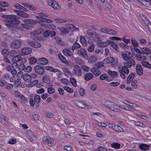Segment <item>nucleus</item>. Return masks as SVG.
<instances>
[{"label": "nucleus", "mask_w": 151, "mask_h": 151, "mask_svg": "<svg viewBox=\"0 0 151 151\" xmlns=\"http://www.w3.org/2000/svg\"><path fill=\"white\" fill-rule=\"evenodd\" d=\"M19 18L18 16L13 15H10L9 19L7 20V23L6 25L8 27L15 28V25L18 24L19 23Z\"/></svg>", "instance_id": "1"}, {"label": "nucleus", "mask_w": 151, "mask_h": 151, "mask_svg": "<svg viewBox=\"0 0 151 151\" xmlns=\"http://www.w3.org/2000/svg\"><path fill=\"white\" fill-rule=\"evenodd\" d=\"M43 143L49 147H51L54 145V141L53 138L49 136H44L42 138Z\"/></svg>", "instance_id": "2"}, {"label": "nucleus", "mask_w": 151, "mask_h": 151, "mask_svg": "<svg viewBox=\"0 0 151 151\" xmlns=\"http://www.w3.org/2000/svg\"><path fill=\"white\" fill-rule=\"evenodd\" d=\"M109 127L118 132H123V129L120 126L111 123L109 124Z\"/></svg>", "instance_id": "3"}, {"label": "nucleus", "mask_w": 151, "mask_h": 151, "mask_svg": "<svg viewBox=\"0 0 151 151\" xmlns=\"http://www.w3.org/2000/svg\"><path fill=\"white\" fill-rule=\"evenodd\" d=\"M119 71L121 77L122 79H124L125 78V73L128 74L129 72V70L126 66H123L122 68L119 69Z\"/></svg>", "instance_id": "4"}, {"label": "nucleus", "mask_w": 151, "mask_h": 151, "mask_svg": "<svg viewBox=\"0 0 151 151\" xmlns=\"http://www.w3.org/2000/svg\"><path fill=\"white\" fill-rule=\"evenodd\" d=\"M77 53L84 58L86 59L88 58V56L87 53V51L84 48H81L80 49L78 50Z\"/></svg>", "instance_id": "5"}, {"label": "nucleus", "mask_w": 151, "mask_h": 151, "mask_svg": "<svg viewBox=\"0 0 151 151\" xmlns=\"http://www.w3.org/2000/svg\"><path fill=\"white\" fill-rule=\"evenodd\" d=\"M131 57L126 60V62L124 63V66H126L127 68H130L132 66H134L135 62L134 59Z\"/></svg>", "instance_id": "6"}, {"label": "nucleus", "mask_w": 151, "mask_h": 151, "mask_svg": "<svg viewBox=\"0 0 151 151\" xmlns=\"http://www.w3.org/2000/svg\"><path fill=\"white\" fill-rule=\"evenodd\" d=\"M107 63H111L113 67H115L117 66L118 63L117 59L116 58H113L112 57H108L106 58Z\"/></svg>", "instance_id": "7"}, {"label": "nucleus", "mask_w": 151, "mask_h": 151, "mask_svg": "<svg viewBox=\"0 0 151 151\" xmlns=\"http://www.w3.org/2000/svg\"><path fill=\"white\" fill-rule=\"evenodd\" d=\"M22 44L21 42L19 40L15 41L10 45V47L12 49H17L20 47Z\"/></svg>", "instance_id": "8"}, {"label": "nucleus", "mask_w": 151, "mask_h": 151, "mask_svg": "<svg viewBox=\"0 0 151 151\" xmlns=\"http://www.w3.org/2000/svg\"><path fill=\"white\" fill-rule=\"evenodd\" d=\"M35 70L38 74L43 75L45 73V68L40 65H36L34 68Z\"/></svg>", "instance_id": "9"}, {"label": "nucleus", "mask_w": 151, "mask_h": 151, "mask_svg": "<svg viewBox=\"0 0 151 151\" xmlns=\"http://www.w3.org/2000/svg\"><path fill=\"white\" fill-rule=\"evenodd\" d=\"M73 74L78 76H81L82 71L80 67L77 65H75L73 67Z\"/></svg>", "instance_id": "10"}, {"label": "nucleus", "mask_w": 151, "mask_h": 151, "mask_svg": "<svg viewBox=\"0 0 151 151\" xmlns=\"http://www.w3.org/2000/svg\"><path fill=\"white\" fill-rule=\"evenodd\" d=\"M122 56L123 58L125 60H126L131 57H133V55L132 53L128 51H124L122 54Z\"/></svg>", "instance_id": "11"}, {"label": "nucleus", "mask_w": 151, "mask_h": 151, "mask_svg": "<svg viewBox=\"0 0 151 151\" xmlns=\"http://www.w3.org/2000/svg\"><path fill=\"white\" fill-rule=\"evenodd\" d=\"M22 53L24 55H28L30 54L32 52V49L29 47H24L21 50Z\"/></svg>", "instance_id": "12"}, {"label": "nucleus", "mask_w": 151, "mask_h": 151, "mask_svg": "<svg viewBox=\"0 0 151 151\" xmlns=\"http://www.w3.org/2000/svg\"><path fill=\"white\" fill-rule=\"evenodd\" d=\"M136 70L137 74L139 76H141L143 73L142 68L140 64H137L136 66Z\"/></svg>", "instance_id": "13"}, {"label": "nucleus", "mask_w": 151, "mask_h": 151, "mask_svg": "<svg viewBox=\"0 0 151 151\" xmlns=\"http://www.w3.org/2000/svg\"><path fill=\"white\" fill-rule=\"evenodd\" d=\"M111 110L115 112H119L120 111V108L116 104L112 102Z\"/></svg>", "instance_id": "14"}, {"label": "nucleus", "mask_w": 151, "mask_h": 151, "mask_svg": "<svg viewBox=\"0 0 151 151\" xmlns=\"http://www.w3.org/2000/svg\"><path fill=\"white\" fill-rule=\"evenodd\" d=\"M37 62L39 64L46 65L48 63V60L45 58H42L39 59Z\"/></svg>", "instance_id": "15"}, {"label": "nucleus", "mask_w": 151, "mask_h": 151, "mask_svg": "<svg viewBox=\"0 0 151 151\" xmlns=\"http://www.w3.org/2000/svg\"><path fill=\"white\" fill-rule=\"evenodd\" d=\"M23 79L25 82L28 83L31 81V77L30 75L28 73L25 74L22 76Z\"/></svg>", "instance_id": "16"}, {"label": "nucleus", "mask_w": 151, "mask_h": 151, "mask_svg": "<svg viewBox=\"0 0 151 151\" xmlns=\"http://www.w3.org/2000/svg\"><path fill=\"white\" fill-rule=\"evenodd\" d=\"M111 41L107 40L106 41L101 42L98 43V45L100 47H105L108 45H110Z\"/></svg>", "instance_id": "17"}, {"label": "nucleus", "mask_w": 151, "mask_h": 151, "mask_svg": "<svg viewBox=\"0 0 151 151\" xmlns=\"http://www.w3.org/2000/svg\"><path fill=\"white\" fill-rule=\"evenodd\" d=\"M143 53L140 54V55H136V57L137 60L138 61L145 60H147V58L146 57L144 56Z\"/></svg>", "instance_id": "18"}, {"label": "nucleus", "mask_w": 151, "mask_h": 151, "mask_svg": "<svg viewBox=\"0 0 151 151\" xmlns=\"http://www.w3.org/2000/svg\"><path fill=\"white\" fill-rule=\"evenodd\" d=\"M139 147L142 150L146 151L149 149L150 146L148 145L145 144H142L139 145Z\"/></svg>", "instance_id": "19"}, {"label": "nucleus", "mask_w": 151, "mask_h": 151, "mask_svg": "<svg viewBox=\"0 0 151 151\" xmlns=\"http://www.w3.org/2000/svg\"><path fill=\"white\" fill-rule=\"evenodd\" d=\"M58 57L62 63L66 64L67 65L69 64V61L66 60L65 58L61 54H58Z\"/></svg>", "instance_id": "20"}, {"label": "nucleus", "mask_w": 151, "mask_h": 151, "mask_svg": "<svg viewBox=\"0 0 151 151\" xmlns=\"http://www.w3.org/2000/svg\"><path fill=\"white\" fill-rule=\"evenodd\" d=\"M91 71L96 76H98L101 74L100 71L95 68H91Z\"/></svg>", "instance_id": "21"}, {"label": "nucleus", "mask_w": 151, "mask_h": 151, "mask_svg": "<svg viewBox=\"0 0 151 151\" xmlns=\"http://www.w3.org/2000/svg\"><path fill=\"white\" fill-rule=\"evenodd\" d=\"M140 50L143 53L145 54H150L151 52L150 49L146 47H141L140 48Z\"/></svg>", "instance_id": "22"}, {"label": "nucleus", "mask_w": 151, "mask_h": 151, "mask_svg": "<svg viewBox=\"0 0 151 151\" xmlns=\"http://www.w3.org/2000/svg\"><path fill=\"white\" fill-rule=\"evenodd\" d=\"M18 12L17 15L21 17L26 18L28 16V15L24 12L22 11H17Z\"/></svg>", "instance_id": "23"}, {"label": "nucleus", "mask_w": 151, "mask_h": 151, "mask_svg": "<svg viewBox=\"0 0 151 151\" xmlns=\"http://www.w3.org/2000/svg\"><path fill=\"white\" fill-rule=\"evenodd\" d=\"M63 53L65 56H71L73 55L72 52L68 49H64Z\"/></svg>", "instance_id": "24"}, {"label": "nucleus", "mask_w": 151, "mask_h": 151, "mask_svg": "<svg viewBox=\"0 0 151 151\" xmlns=\"http://www.w3.org/2000/svg\"><path fill=\"white\" fill-rule=\"evenodd\" d=\"M80 38V42L82 45L84 46H86L87 45V43L85 37L83 36H81Z\"/></svg>", "instance_id": "25"}, {"label": "nucleus", "mask_w": 151, "mask_h": 151, "mask_svg": "<svg viewBox=\"0 0 151 151\" xmlns=\"http://www.w3.org/2000/svg\"><path fill=\"white\" fill-rule=\"evenodd\" d=\"M81 47L80 45L76 41L72 47V50L74 51L75 49L80 48Z\"/></svg>", "instance_id": "26"}, {"label": "nucleus", "mask_w": 151, "mask_h": 151, "mask_svg": "<svg viewBox=\"0 0 151 151\" xmlns=\"http://www.w3.org/2000/svg\"><path fill=\"white\" fill-rule=\"evenodd\" d=\"M139 2L145 6H150V3L148 0H139Z\"/></svg>", "instance_id": "27"}, {"label": "nucleus", "mask_w": 151, "mask_h": 151, "mask_svg": "<svg viewBox=\"0 0 151 151\" xmlns=\"http://www.w3.org/2000/svg\"><path fill=\"white\" fill-rule=\"evenodd\" d=\"M142 65L145 67L151 68V65L147 61H142L141 62Z\"/></svg>", "instance_id": "28"}, {"label": "nucleus", "mask_w": 151, "mask_h": 151, "mask_svg": "<svg viewBox=\"0 0 151 151\" xmlns=\"http://www.w3.org/2000/svg\"><path fill=\"white\" fill-rule=\"evenodd\" d=\"M93 77V75L90 73H88L86 74L84 76V79L85 80L88 81L91 79Z\"/></svg>", "instance_id": "29"}, {"label": "nucleus", "mask_w": 151, "mask_h": 151, "mask_svg": "<svg viewBox=\"0 0 151 151\" xmlns=\"http://www.w3.org/2000/svg\"><path fill=\"white\" fill-rule=\"evenodd\" d=\"M97 57L94 55H92L89 58V60L91 63H93L96 62Z\"/></svg>", "instance_id": "30"}, {"label": "nucleus", "mask_w": 151, "mask_h": 151, "mask_svg": "<svg viewBox=\"0 0 151 151\" xmlns=\"http://www.w3.org/2000/svg\"><path fill=\"white\" fill-rule=\"evenodd\" d=\"M60 30L61 35H65L67 33H68L69 31L68 29L65 27L62 28Z\"/></svg>", "instance_id": "31"}, {"label": "nucleus", "mask_w": 151, "mask_h": 151, "mask_svg": "<svg viewBox=\"0 0 151 151\" xmlns=\"http://www.w3.org/2000/svg\"><path fill=\"white\" fill-rule=\"evenodd\" d=\"M108 73L111 76L113 77L116 78H117L118 76V74L115 71L109 70Z\"/></svg>", "instance_id": "32"}, {"label": "nucleus", "mask_w": 151, "mask_h": 151, "mask_svg": "<svg viewBox=\"0 0 151 151\" xmlns=\"http://www.w3.org/2000/svg\"><path fill=\"white\" fill-rule=\"evenodd\" d=\"M112 102H110L108 101H106L104 104V106L106 107L109 109L111 110V107Z\"/></svg>", "instance_id": "33"}, {"label": "nucleus", "mask_w": 151, "mask_h": 151, "mask_svg": "<svg viewBox=\"0 0 151 151\" xmlns=\"http://www.w3.org/2000/svg\"><path fill=\"white\" fill-rule=\"evenodd\" d=\"M54 3H53V5H52V7L54 9H61V6L58 4V3L56 1H54Z\"/></svg>", "instance_id": "34"}, {"label": "nucleus", "mask_w": 151, "mask_h": 151, "mask_svg": "<svg viewBox=\"0 0 151 151\" xmlns=\"http://www.w3.org/2000/svg\"><path fill=\"white\" fill-rule=\"evenodd\" d=\"M21 56L20 55H18L15 56L12 58V60L14 62H18L19 61L21 60Z\"/></svg>", "instance_id": "35"}, {"label": "nucleus", "mask_w": 151, "mask_h": 151, "mask_svg": "<svg viewBox=\"0 0 151 151\" xmlns=\"http://www.w3.org/2000/svg\"><path fill=\"white\" fill-rule=\"evenodd\" d=\"M111 146L116 149H118L120 148V145L119 143L114 142L111 144Z\"/></svg>", "instance_id": "36"}, {"label": "nucleus", "mask_w": 151, "mask_h": 151, "mask_svg": "<svg viewBox=\"0 0 151 151\" xmlns=\"http://www.w3.org/2000/svg\"><path fill=\"white\" fill-rule=\"evenodd\" d=\"M55 21L56 22L58 23H63L64 22H69V20L68 19H60V18H56L55 19Z\"/></svg>", "instance_id": "37"}, {"label": "nucleus", "mask_w": 151, "mask_h": 151, "mask_svg": "<svg viewBox=\"0 0 151 151\" xmlns=\"http://www.w3.org/2000/svg\"><path fill=\"white\" fill-rule=\"evenodd\" d=\"M42 81L43 82L47 83H49L50 82L49 77V76H44L42 78Z\"/></svg>", "instance_id": "38"}, {"label": "nucleus", "mask_w": 151, "mask_h": 151, "mask_svg": "<svg viewBox=\"0 0 151 151\" xmlns=\"http://www.w3.org/2000/svg\"><path fill=\"white\" fill-rule=\"evenodd\" d=\"M110 45L116 51H119V50L118 47L116 43L112 42V41H111V43H110Z\"/></svg>", "instance_id": "39"}, {"label": "nucleus", "mask_w": 151, "mask_h": 151, "mask_svg": "<svg viewBox=\"0 0 151 151\" xmlns=\"http://www.w3.org/2000/svg\"><path fill=\"white\" fill-rule=\"evenodd\" d=\"M96 35L95 33H93L90 31H88L86 33V36L88 38H91Z\"/></svg>", "instance_id": "40"}, {"label": "nucleus", "mask_w": 151, "mask_h": 151, "mask_svg": "<svg viewBox=\"0 0 151 151\" xmlns=\"http://www.w3.org/2000/svg\"><path fill=\"white\" fill-rule=\"evenodd\" d=\"M70 82L72 85L74 86H77L76 81L75 79L73 77L70 78Z\"/></svg>", "instance_id": "41"}, {"label": "nucleus", "mask_w": 151, "mask_h": 151, "mask_svg": "<svg viewBox=\"0 0 151 151\" xmlns=\"http://www.w3.org/2000/svg\"><path fill=\"white\" fill-rule=\"evenodd\" d=\"M75 62L76 64L80 65L83 64L84 63V61L83 60L78 58H77L76 59Z\"/></svg>", "instance_id": "42"}, {"label": "nucleus", "mask_w": 151, "mask_h": 151, "mask_svg": "<svg viewBox=\"0 0 151 151\" xmlns=\"http://www.w3.org/2000/svg\"><path fill=\"white\" fill-rule=\"evenodd\" d=\"M95 48V45L94 44L91 45L88 48L87 50L89 52H92L93 51Z\"/></svg>", "instance_id": "43"}, {"label": "nucleus", "mask_w": 151, "mask_h": 151, "mask_svg": "<svg viewBox=\"0 0 151 151\" xmlns=\"http://www.w3.org/2000/svg\"><path fill=\"white\" fill-rule=\"evenodd\" d=\"M17 140L15 138H12L9 139L7 143L10 144L14 145L15 144Z\"/></svg>", "instance_id": "44"}, {"label": "nucleus", "mask_w": 151, "mask_h": 151, "mask_svg": "<svg viewBox=\"0 0 151 151\" xmlns=\"http://www.w3.org/2000/svg\"><path fill=\"white\" fill-rule=\"evenodd\" d=\"M29 63L31 64L35 63L37 61V59L34 57H30L29 59Z\"/></svg>", "instance_id": "45"}, {"label": "nucleus", "mask_w": 151, "mask_h": 151, "mask_svg": "<svg viewBox=\"0 0 151 151\" xmlns=\"http://www.w3.org/2000/svg\"><path fill=\"white\" fill-rule=\"evenodd\" d=\"M131 42L133 46L135 47H137L139 46L138 44L135 40V39L132 38L131 40Z\"/></svg>", "instance_id": "46"}, {"label": "nucleus", "mask_w": 151, "mask_h": 151, "mask_svg": "<svg viewBox=\"0 0 151 151\" xmlns=\"http://www.w3.org/2000/svg\"><path fill=\"white\" fill-rule=\"evenodd\" d=\"M109 34L115 35L116 34V32L114 30L111 29H108V32L107 33Z\"/></svg>", "instance_id": "47"}, {"label": "nucleus", "mask_w": 151, "mask_h": 151, "mask_svg": "<svg viewBox=\"0 0 151 151\" xmlns=\"http://www.w3.org/2000/svg\"><path fill=\"white\" fill-rule=\"evenodd\" d=\"M135 125L137 126H139L142 127H144L145 125L139 122H135Z\"/></svg>", "instance_id": "48"}, {"label": "nucleus", "mask_w": 151, "mask_h": 151, "mask_svg": "<svg viewBox=\"0 0 151 151\" xmlns=\"http://www.w3.org/2000/svg\"><path fill=\"white\" fill-rule=\"evenodd\" d=\"M82 69L84 72H88L90 70V68L86 65H82L81 66Z\"/></svg>", "instance_id": "49"}, {"label": "nucleus", "mask_w": 151, "mask_h": 151, "mask_svg": "<svg viewBox=\"0 0 151 151\" xmlns=\"http://www.w3.org/2000/svg\"><path fill=\"white\" fill-rule=\"evenodd\" d=\"M63 88L65 90L69 93H71L73 92V89L68 86H64Z\"/></svg>", "instance_id": "50"}, {"label": "nucleus", "mask_w": 151, "mask_h": 151, "mask_svg": "<svg viewBox=\"0 0 151 151\" xmlns=\"http://www.w3.org/2000/svg\"><path fill=\"white\" fill-rule=\"evenodd\" d=\"M9 53V50L7 49H4L2 51V54L6 56H7Z\"/></svg>", "instance_id": "51"}, {"label": "nucleus", "mask_w": 151, "mask_h": 151, "mask_svg": "<svg viewBox=\"0 0 151 151\" xmlns=\"http://www.w3.org/2000/svg\"><path fill=\"white\" fill-rule=\"evenodd\" d=\"M24 22L25 23L27 24H34L35 23L34 21V20L31 19H24Z\"/></svg>", "instance_id": "52"}, {"label": "nucleus", "mask_w": 151, "mask_h": 151, "mask_svg": "<svg viewBox=\"0 0 151 151\" xmlns=\"http://www.w3.org/2000/svg\"><path fill=\"white\" fill-rule=\"evenodd\" d=\"M137 82L136 80H134L132 83V87L134 88H136L137 87Z\"/></svg>", "instance_id": "53"}, {"label": "nucleus", "mask_w": 151, "mask_h": 151, "mask_svg": "<svg viewBox=\"0 0 151 151\" xmlns=\"http://www.w3.org/2000/svg\"><path fill=\"white\" fill-rule=\"evenodd\" d=\"M9 4L7 2L0 1V6L3 7H6L8 6Z\"/></svg>", "instance_id": "54"}, {"label": "nucleus", "mask_w": 151, "mask_h": 151, "mask_svg": "<svg viewBox=\"0 0 151 151\" xmlns=\"http://www.w3.org/2000/svg\"><path fill=\"white\" fill-rule=\"evenodd\" d=\"M19 98L24 103H26L27 102V100L22 94Z\"/></svg>", "instance_id": "55"}, {"label": "nucleus", "mask_w": 151, "mask_h": 151, "mask_svg": "<svg viewBox=\"0 0 151 151\" xmlns=\"http://www.w3.org/2000/svg\"><path fill=\"white\" fill-rule=\"evenodd\" d=\"M46 28H49L52 30H55L56 29V27L53 24H47Z\"/></svg>", "instance_id": "56"}, {"label": "nucleus", "mask_w": 151, "mask_h": 151, "mask_svg": "<svg viewBox=\"0 0 151 151\" xmlns=\"http://www.w3.org/2000/svg\"><path fill=\"white\" fill-rule=\"evenodd\" d=\"M79 104H81L83 105L82 106H80L79 107L85 109L86 106L87 105L85 104V103L83 101H79Z\"/></svg>", "instance_id": "57"}, {"label": "nucleus", "mask_w": 151, "mask_h": 151, "mask_svg": "<svg viewBox=\"0 0 151 151\" xmlns=\"http://www.w3.org/2000/svg\"><path fill=\"white\" fill-rule=\"evenodd\" d=\"M108 76L107 74H103L100 76V79L101 80H104L106 79V78L108 77Z\"/></svg>", "instance_id": "58"}, {"label": "nucleus", "mask_w": 151, "mask_h": 151, "mask_svg": "<svg viewBox=\"0 0 151 151\" xmlns=\"http://www.w3.org/2000/svg\"><path fill=\"white\" fill-rule=\"evenodd\" d=\"M145 23L147 27L150 32H151V23L148 21H146Z\"/></svg>", "instance_id": "59"}, {"label": "nucleus", "mask_w": 151, "mask_h": 151, "mask_svg": "<svg viewBox=\"0 0 151 151\" xmlns=\"http://www.w3.org/2000/svg\"><path fill=\"white\" fill-rule=\"evenodd\" d=\"M38 80H35L32 81L31 82L30 84H29V86L30 87H32L36 85L38 83Z\"/></svg>", "instance_id": "60"}, {"label": "nucleus", "mask_w": 151, "mask_h": 151, "mask_svg": "<svg viewBox=\"0 0 151 151\" xmlns=\"http://www.w3.org/2000/svg\"><path fill=\"white\" fill-rule=\"evenodd\" d=\"M61 81L65 85H67L69 83V81L66 78H62L61 80Z\"/></svg>", "instance_id": "61"}, {"label": "nucleus", "mask_w": 151, "mask_h": 151, "mask_svg": "<svg viewBox=\"0 0 151 151\" xmlns=\"http://www.w3.org/2000/svg\"><path fill=\"white\" fill-rule=\"evenodd\" d=\"M85 92L86 91L83 88H80L79 90V92L80 95L81 96H83L84 95Z\"/></svg>", "instance_id": "62"}, {"label": "nucleus", "mask_w": 151, "mask_h": 151, "mask_svg": "<svg viewBox=\"0 0 151 151\" xmlns=\"http://www.w3.org/2000/svg\"><path fill=\"white\" fill-rule=\"evenodd\" d=\"M47 92L50 94H53L55 92L54 89L52 87H50L47 88Z\"/></svg>", "instance_id": "63"}, {"label": "nucleus", "mask_w": 151, "mask_h": 151, "mask_svg": "<svg viewBox=\"0 0 151 151\" xmlns=\"http://www.w3.org/2000/svg\"><path fill=\"white\" fill-rule=\"evenodd\" d=\"M107 150L106 148L101 146L100 147L96 150V151H107Z\"/></svg>", "instance_id": "64"}]
</instances>
